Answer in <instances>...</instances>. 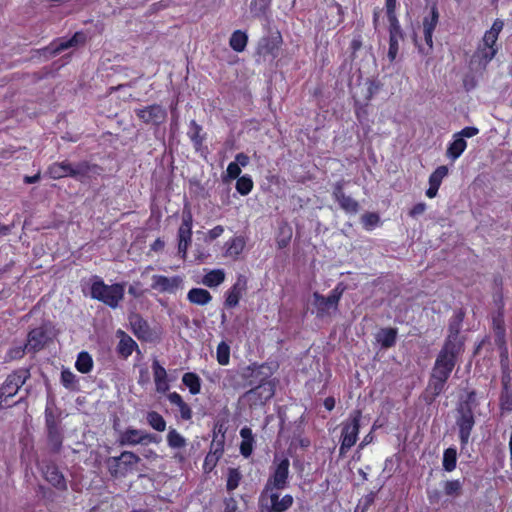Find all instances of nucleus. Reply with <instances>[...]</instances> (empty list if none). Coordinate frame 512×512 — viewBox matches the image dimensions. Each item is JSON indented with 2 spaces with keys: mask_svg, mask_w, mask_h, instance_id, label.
Masks as SVG:
<instances>
[{
  "mask_svg": "<svg viewBox=\"0 0 512 512\" xmlns=\"http://www.w3.org/2000/svg\"><path fill=\"white\" fill-rule=\"evenodd\" d=\"M248 42V36L241 30H236L232 33L229 45L236 52H243Z\"/></svg>",
  "mask_w": 512,
  "mask_h": 512,
  "instance_id": "nucleus-31",
  "label": "nucleus"
},
{
  "mask_svg": "<svg viewBox=\"0 0 512 512\" xmlns=\"http://www.w3.org/2000/svg\"><path fill=\"white\" fill-rule=\"evenodd\" d=\"M151 281V289L158 293L174 294L183 287V278L181 276L153 275Z\"/></svg>",
  "mask_w": 512,
  "mask_h": 512,
  "instance_id": "nucleus-11",
  "label": "nucleus"
},
{
  "mask_svg": "<svg viewBox=\"0 0 512 512\" xmlns=\"http://www.w3.org/2000/svg\"><path fill=\"white\" fill-rule=\"evenodd\" d=\"M279 48V41L277 39H264L260 45V52L263 54H269L272 56L276 55V51Z\"/></svg>",
  "mask_w": 512,
  "mask_h": 512,
  "instance_id": "nucleus-45",
  "label": "nucleus"
},
{
  "mask_svg": "<svg viewBox=\"0 0 512 512\" xmlns=\"http://www.w3.org/2000/svg\"><path fill=\"white\" fill-rule=\"evenodd\" d=\"M40 180V173H37L33 176H25L24 177V182L26 184H32V183H36Z\"/></svg>",
  "mask_w": 512,
  "mask_h": 512,
  "instance_id": "nucleus-62",
  "label": "nucleus"
},
{
  "mask_svg": "<svg viewBox=\"0 0 512 512\" xmlns=\"http://www.w3.org/2000/svg\"><path fill=\"white\" fill-rule=\"evenodd\" d=\"M461 488V483L458 480L447 481L445 484V492L448 495L457 494Z\"/></svg>",
  "mask_w": 512,
  "mask_h": 512,
  "instance_id": "nucleus-51",
  "label": "nucleus"
},
{
  "mask_svg": "<svg viewBox=\"0 0 512 512\" xmlns=\"http://www.w3.org/2000/svg\"><path fill=\"white\" fill-rule=\"evenodd\" d=\"M47 336L42 328H36L29 332L25 348L28 351H39L46 343Z\"/></svg>",
  "mask_w": 512,
  "mask_h": 512,
  "instance_id": "nucleus-21",
  "label": "nucleus"
},
{
  "mask_svg": "<svg viewBox=\"0 0 512 512\" xmlns=\"http://www.w3.org/2000/svg\"><path fill=\"white\" fill-rule=\"evenodd\" d=\"M147 422L154 430L158 432H163L166 429V421L162 415L156 411L147 413Z\"/></svg>",
  "mask_w": 512,
  "mask_h": 512,
  "instance_id": "nucleus-36",
  "label": "nucleus"
},
{
  "mask_svg": "<svg viewBox=\"0 0 512 512\" xmlns=\"http://www.w3.org/2000/svg\"><path fill=\"white\" fill-rule=\"evenodd\" d=\"M267 498L270 500V511L272 512H284L292 506L294 501L293 497L289 494L280 498L276 490L268 491L266 497L264 499L261 498V500L264 501Z\"/></svg>",
  "mask_w": 512,
  "mask_h": 512,
  "instance_id": "nucleus-17",
  "label": "nucleus"
},
{
  "mask_svg": "<svg viewBox=\"0 0 512 512\" xmlns=\"http://www.w3.org/2000/svg\"><path fill=\"white\" fill-rule=\"evenodd\" d=\"M388 20L390 23V35L396 34V37H402L400 25L396 18V15H389Z\"/></svg>",
  "mask_w": 512,
  "mask_h": 512,
  "instance_id": "nucleus-50",
  "label": "nucleus"
},
{
  "mask_svg": "<svg viewBox=\"0 0 512 512\" xmlns=\"http://www.w3.org/2000/svg\"><path fill=\"white\" fill-rule=\"evenodd\" d=\"M333 196L343 210L348 213H357L358 203L350 196L344 194L342 183L338 182L335 184Z\"/></svg>",
  "mask_w": 512,
  "mask_h": 512,
  "instance_id": "nucleus-19",
  "label": "nucleus"
},
{
  "mask_svg": "<svg viewBox=\"0 0 512 512\" xmlns=\"http://www.w3.org/2000/svg\"><path fill=\"white\" fill-rule=\"evenodd\" d=\"M457 452L455 448H448L443 454V467L446 471L451 472L456 467Z\"/></svg>",
  "mask_w": 512,
  "mask_h": 512,
  "instance_id": "nucleus-37",
  "label": "nucleus"
},
{
  "mask_svg": "<svg viewBox=\"0 0 512 512\" xmlns=\"http://www.w3.org/2000/svg\"><path fill=\"white\" fill-rule=\"evenodd\" d=\"M168 400L178 407L182 419L190 420L192 418L191 408L184 402L180 394L172 392L168 395Z\"/></svg>",
  "mask_w": 512,
  "mask_h": 512,
  "instance_id": "nucleus-26",
  "label": "nucleus"
},
{
  "mask_svg": "<svg viewBox=\"0 0 512 512\" xmlns=\"http://www.w3.org/2000/svg\"><path fill=\"white\" fill-rule=\"evenodd\" d=\"M235 374L233 371H228V376L224 380V385L228 386H234L233 380H234Z\"/></svg>",
  "mask_w": 512,
  "mask_h": 512,
  "instance_id": "nucleus-64",
  "label": "nucleus"
},
{
  "mask_svg": "<svg viewBox=\"0 0 512 512\" xmlns=\"http://www.w3.org/2000/svg\"><path fill=\"white\" fill-rule=\"evenodd\" d=\"M274 395V386L271 381L259 379V384L247 391L244 395L251 405H262Z\"/></svg>",
  "mask_w": 512,
  "mask_h": 512,
  "instance_id": "nucleus-10",
  "label": "nucleus"
},
{
  "mask_svg": "<svg viewBox=\"0 0 512 512\" xmlns=\"http://www.w3.org/2000/svg\"><path fill=\"white\" fill-rule=\"evenodd\" d=\"M439 14L436 7H432L431 16L425 17L423 20V32L425 42L428 46V49L425 51L424 48H421V52L424 54H428L433 48V32L438 23Z\"/></svg>",
  "mask_w": 512,
  "mask_h": 512,
  "instance_id": "nucleus-16",
  "label": "nucleus"
},
{
  "mask_svg": "<svg viewBox=\"0 0 512 512\" xmlns=\"http://www.w3.org/2000/svg\"><path fill=\"white\" fill-rule=\"evenodd\" d=\"M241 478H242V475L237 468H229L228 475H227V484H226L227 490L228 491L235 490L239 486Z\"/></svg>",
  "mask_w": 512,
  "mask_h": 512,
  "instance_id": "nucleus-40",
  "label": "nucleus"
},
{
  "mask_svg": "<svg viewBox=\"0 0 512 512\" xmlns=\"http://www.w3.org/2000/svg\"><path fill=\"white\" fill-rule=\"evenodd\" d=\"M235 163H238L239 166L245 167L249 163V157L244 153H238L235 157Z\"/></svg>",
  "mask_w": 512,
  "mask_h": 512,
  "instance_id": "nucleus-59",
  "label": "nucleus"
},
{
  "mask_svg": "<svg viewBox=\"0 0 512 512\" xmlns=\"http://www.w3.org/2000/svg\"><path fill=\"white\" fill-rule=\"evenodd\" d=\"M200 131L201 127L195 121H191L188 135L196 147H199L203 142Z\"/></svg>",
  "mask_w": 512,
  "mask_h": 512,
  "instance_id": "nucleus-46",
  "label": "nucleus"
},
{
  "mask_svg": "<svg viewBox=\"0 0 512 512\" xmlns=\"http://www.w3.org/2000/svg\"><path fill=\"white\" fill-rule=\"evenodd\" d=\"M131 325H132V328H133L134 333H135L139 338H145V337L148 335V325H147V323H146L143 319H141L140 317L135 316V317L131 320Z\"/></svg>",
  "mask_w": 512,
  "mask_h": 512,
  "instance_id": "nucleus-41",
  "label": "nucleus"
},
{
  "mask_svg": "<svg viewBox=\"0 0 512 512\" xmlns=\"http://www.w3.org/2000/svg\"><path fill=\"white\" fill-rule=\"evenodd\" d=\"M89 172V165L81 162L72 165L68 161L56 162L48 167L47 173L52 179H60L64 177L80 178L86 176Z\"/></svg>",
  "mask_w": 512,
  "mask_h": 512,
  "instance_id": "nucleus-6",
  "label": "nucleus"
},
{
  "mask_svg": "<svg viewBox=\"0 0 512 512\" xmlns=\"http://www.w3.org/2000/svg\"><path fill=\"white\" fill-rule=\"evenodd\" d=\"M222 452V449H216L215 451H211L207 454L203 464L205 472H211L214 469L218 460L222 456Z\"/></svg>",
  "mask_w": 512,
  "mask_h": 512,
  "instance_id": "nucleus-39",
  "label": "nucleus"
},
{
  "mask_svg": "<svg viewBox=\"0 0 512 512\" xmlns=\"http://www.w3.org/2000/svg\"><path fill=\"white\" fill-rule=\"evenodd\" d=\"M289 459L286 457L275 456L273 465L271 467L272 472L268 478L265 488L261 494V498L264 499L268 491L271 490H282L288 485L289 477Z\"/></svg>",
  "mask_w": 512,
  "mask_h": 512,
  "instance_id": "nucleus-3",
  "label": "nucleus"
},
{
  "mask_svg": "<svg viewBox=\"0 0 512 512\" xmlns=\"http://www.w3.org/2000/svg\"><path fill=\"white\" fill-rule=\"evenodd\" d=\"M426 210V204L425 203H418L416 204L409 212L410 216L415 217L418 215H421Z\"/></svg>",
  "mask_w": 512,
  "mask_h": 512,
  "instance_id": "nucleus-58",
  "label": "nucleus"
},
{
  "mask_svg": "<svg viewBox=\"0 0 512 512\" xmlns=\"http://www.w3.org/2000/svg\"><path fill=\"white\" fill-rule=\"evenodd\" d=\"M75 367L79 372L83 374L90 372L93 367V360L89 353L80 352L78 354Z\"/></svg>",
  "mask_w": 512,
  "mask_h": 512,
  "instance_id": "nucleus-34",
  "label": "nucleus"
},
{
  "mask_svg": "<svg viewBox=\"0 0 512 512\" xmlns=\"http://www.w3.org/2000/svg\"><path fill=\"white\" fill-rule=\"evenodd\" d=\"M187 299L192 304L205 306L211 302L212 295L205 289L192 288L187 294Z\"/></svg>",
  "mask_w": 512,
  "mask_h": 512,
  "instance_id": "nucleus-24",
  "label": "nucleus"
},
{
  "mask_svg": "<svg viewBox=\"0 0 512 512\" xmlns=\"http://www.w3.org/2000/svg\"><path fill=\"white\" fill-rule=\"evenodd\" d=\"M224 232V227L221 225H217L207 233V239L212 241L218 237H220Z\"/></svg>",
  "mask_w": 512,
  "mask_h": 512,
  "instance_id": "nucleus-55",
  "label": "nucleus"
},
{
  "mask_svg": "<svg viewBox=\"0 0 512 512\" xmlns=\"http://www.w3.org/2000/svg\"><path fill=\"white\" fill-rule=\"evenodd\" d=\"M225 280V272L222 269H214L208 272L202 279V284L213 288L222 284Z\"/></svg>",
  "mask_w": 512,
  "mask_h": 512,
  "instance_id": "nucleus-29",
  "label": "nucleus"
},
{
  "mask_svg": "<svg viewBox=\"0 0 512 512\" xmlns=\"http://www.w3.org/2000/svg\"><path fill=\"white\" fill-rule=\"evenodd\" d=\"M140 457L131 451H123L120 456L108 460V469L112 476H125L140 462Z\"/></svg>",
  "mask_w": 512,
  "mask_h": 512,
  "instance_id": "nucleus-7",
  "label": "nucleus"
},
{
  "mask_svg": "<svg viewBox=\"0 0 512 512\" xmlns=\"http://www.w3.org/2000/svg\"><path fill=\"white\" fill-rule=\"evenodd\" d=\"M245 247V241L241 237H234L226 243L225 255L236 259Z\"/></svg>",
  "mask_w": 512,
  "mask_h": 512,
  "instance_id": "nucleus-30",
  "label": "nucleus"
},
{
  "mask_svg": "<svg viewBox=\"0 0 512 512\" xmlns=\"http://www.w3.org/2000/svg\"><path fill=\"white\" fill-rule=\"evenodd\" d=\"M237 511H238L237 501L234 498L226 499L224 512H237Z\"/></svg>",
  "mask_w": 512,
  "mask_h": 512,
  "instance_id": "nucleus-57",
  "label": "nucleus"
},
{
  "mask_svg": "<svg viewBox=\"0 0 512 512\" xmlns=\"http://www.w3.org/2000/svg\"><path fill=\"white\" fill-rule=\"evenodd\" d=\"M395 35H390L389 39L388 57L390 61L395 60L399 49V40L401 39V37H396Z\"/></svg>",
  "mask_w": 512,
  "mask_h": 512,
  "instance_id": "nucleus-48",
  "label": "nucleus"
},
{
  "mask_svg": "<svg viewBox=\"0 0 512 512\" xmlns=\"http://www.w3.org/2000/svg\"><path fill=\"white\" fill-rule=\"evenodd\" d=\"M361 417V411L355 410L350 414L349 419L343 422L341 445L339 449L341 455H344L352 446L355 445L358 438Z\"/></svg>",
  "mask_w": 512,
  "mask_h": 512,
  "instance_id": "nucleus-5",
  "label": "nucleus"
},
{
  "mask_svg": "<svg viewBox=\"0 0 512 512\" xmlns=\"http://www.w3.org/2000/svg\"><path fill=\"white\" fill-rule=\"evenodd\" d=\"M152 370L156 391L158 393H166L170 388L166 369L158 360H154Z\"/></svg>",
  "mask_w": 512,
  "mask_h": 512,
  "instance_id": "nucleus-18",
  "label": "nucleus"
},
{
  "mask_svg": "<svg viewBox=\"0 0 512 512\" xmlns=\"http://www.w3.org/2000/svg\"><path fill=\"white\" fill-rule=\"evenodd\" d=\"M242 442L240 445V452L244 457H249L253 450V434L250 428L244 427L240 430Z\"/></svg>",
  "mask_w": 512,
  "mask_h": 512,
  "instance_id": "nucleus-27",
  "label": "nucleus"
},
{
  "mask_svg": "<svg viewBox=\"0 0 512 512\" xmlns=\"http://www.w3.org/2000/svg\"><path fill=\"white\" fill-rule=\"evenodd\" d=\"M182 382L189 388L192 395H197L201 390V380L199 376L192 372H187L182 377Z\"/></svg>",
  "mask_w": 512,
  "mask_h": 512,
  "instance_id": "nucleus-32",
  "label": "nucleus"
},
{
  "mask_svg": "<svg viewBox=\"0 0 512 512\" xmlns=\"http://www.w3.org/2000/svg\"><path fill=\"white\" fill-rule=\"evenodd\" d=\"M438 189L439 187L437 186H434L432 184H429V188L427 189L426 191V195L428 198H434L436 197L437 193H438Z\"/></svg>",
  "mask_w": 512,
  "mask_h": 512,
  "instance_id": "nucleus-61",
  "label": "nucleus"
},
{
  "mask_svg": "<svg viewBox=\"0 0 512 512\" xmlns=\"http://www.w3.org/2000/svg\"><path fill=\"white\" fill-rule=\"evenodd\" d=\"M343 290L335 288L328 297H324L319 293H314V305L318 309V312L324 314L331 308H336L341 298Z\"/></svg>",
  "mask_w": 512,
  "mask_h": 512,
  "instance_id": "nucleus-15",
  "label": "nucleus"
},
{
  "mask_svg": "<svg viewBox=\"0 0 512 512\" xmlns=\"http://www.w3.org/2000/svg\"><path fill=\"white\" fill-rule=\"evenodd\" d=\"M25 349H26L25 346H17V347L11 348L7 352L6 359L7 360H16V359L22 358L24 356Z\"/></svg>",
  "mask_w": 512,
  "mask_h": 512,
  "instance_id": "nucleus-49",
  "label": "nucleus"
},
{
  "mask_svg": "<svg viewBox=\"0 0 512 512\" xmlns=\"http://www.w3.org/2000/svg\"><path fill=\"white\" fill-rule=\"evenodd\" d=\"M192 214L190 210H184L182 214V223L178 230V251L182 258L186 257L188 247L191 243L192 236Z\"/></svg>",
  "mask_w": 512,
  "mask_h": 512,
  "instance_id": "nucleus-12",
  "label": "nucleus"
},
{
  "mask_svg": "<svg viewBox=\"0 0 512 512\" xmlns=\"http://www.w3.org/2000/svg\"><path fill=\"white\" fill-rule=\"evenodd\" d=\"M270 3V0H252L251 8L259 12L264 11Z\"/></svg>",
  "mask_w": 512,
  "mask_h": 512,
  "instance_id": "nucleus-56",
  "label": "nucleus"
},
{
  "mask_svg": "<svg viewBox=\"0 0 512 512\" xmlns=\"http://www.w3.org/2000/svg\"><path fill=\"white\" fill-rule=\"evenodd\" d=\"M226 173L230 179H236L239 178L241 168L238 163L231 162L227 167Z\"/></svg>",
  "mask_w": 512,
  "mask_h": 512,
  "instance_id": "nucleus-52",
  "label": "nucleus"
},
{
  "mask_svg": "<svg viewBox=\"0 0 512 512\" xmlns=\"http://www.w3.org/2000/svg\"><path fill=\"white\" fill-rule=\"evenodd\" d=\"M118 335L120 336L118 352L124 357L130 356L136 347V342L123 331H118Z\"/></svg>",
  "mask_w": 512,
  "mask_h": 512,
  "instance_id": "nucleus-28",
  "label": "nucleus"
},
{
  "mask_svg": "<svg viewBox=\"0 0 512 512\" xmlns=\"http://www.w3.org/2000/svg\"><path fill=\"white\" fill-rule=\"evenodd\" d=\"M460 416L457 419L459 427V437L462 445H466L469 441L471 430L474 426V416L468 404L461 405L459 408Z\"/></svg>",
  "mask_w": 512,
  "mask_h": 512,
  "instance_id": "nucleus-13",
  "label": "nucleus"
},
{
  "mask_svg": "<svg viewBox=\"0 0 512 512\" xmlns=\"http://www.w3.org/2000/svg\"><path fill=\"white\" fill-rule=\"evenodd\" d=\"M140 121L147 125L159 126L166 121L167 111L159 104H152L134 110Z\"/></svg>",
  "mask_w": 512,
  "mask_h": 512,
  "instance_id": "nucleus-8",
  "label": "nucleus"
},
{
  "mask_svg": "<svg viewBox=\"0 0 512 512\" xmlns=\"http://www.w3.org/2000/svg\"><path fill=\"white\" fill-rule=\"evenodd\" d=\"M396 8V0H386V12L387 16L394 15Z\"/></svg>",
  "mask_w": 512,
  "mask_h": 512,
  "instance_id": "nucleus-60",
  "label": "nucleus"
},
{
  "mask_svg": "<svg viewBox=\"0 0 512 512\" xmlns=\"http://www.w3.org/2000/svg\"><path fill=\"white\" fill-rule=\"evenodd\" d=\"M253 188V181L249 176L239 177L236 182V190L241 195H247L251 192Z\"/></svg>",
  "mask_w": 512,
  "mask_h": 512,
  "instance_id": "nucleus-43",
  "label": "nucleus"
},
{
  "mask_svg": "<svg viewBox=\"0 0 512 512\" xmlns=\"http://www.w3.org/2000/svg\"><path fill=\"white\" fill-rule=\"evenodd\" d=\"M396 330L392 328H385L377 334V341L385 348H389L395 344Z\"/></svg>",
  "mask_w": 512,
  "mask_h": 512,
  "instance_id": "nucleus-33",
  "label": "nucleus"
},
{
  "mask_svg": "<svg viewBox=\"0 0 512 512\" xmlns=\"http://www.w3.org/2000/svg\"><path fill=\"white\" fill-rule=\"evenodd\" d=\"M324 407L329 411L332 410L335 407V399L333 397H327L324 400Z\"/></svg>",
  "mask_w": 512,
  "mask_h": 512,
  "instance_id": "nucleus-63",
  "label": "nucleus"
},
{
  "mask_svg": "<svg viewBox=\"0 0 512 512\" xmlns=\"http://www.w3.org/2000/svg\"><path fill=\"white\" fill-rule=\"evenodd\" d=\"M245 286L246 281L242 278H238L236 283L231 287V289L226 294L225 305L227 307L233 308L238 305L242 293L245 290Z\"/></svg>",
  "mask_w": 512,
  "mask_h": 512,
  "instance_id": "nucleus-22",
  "label": "nucleus"
},
{
  "mask_svg": "<svg viewBox=\"0 0 512 512\" xmlns=\"http://www.w3.org/2000/svg\"><path fill=\"white\" fill-rule=\"evenodd\" d=\"M478 133H479V129L476 127H465L461 131L457 132L456 134L458 136L462 137V139H464V138L474 137Z\"/></svg>",
  "mask_w": 512,
  "mask_h": 512,
  "instance_id": "nucleus-53",
  "label": "nucleus"
},
{
  "mask_svg": "<svg viewBox=\"0 0 512 512\" xmlns=\"http://www.w3.org/2000/svg\"><path fill=\"white\" fill-rule=\"evenodd\" d=\"M86 41V36L83 32H76L73 37L68 40L59 39L51 44V50L53 54H58L61 51L83 44Z\"/></svg>",
  "mask_w": 512,
  "mask_h": 512,
  "instance_id": "nucleus-20",
  "label": "nucleus"
},
{
  "mask_svg": "<svg viewBox=\"0 0 512 512\" xmlns=\"http://www.w3.org/2000/svg\"><path fill=\"white\" fill-rule=\"evenodd\" d=\"M167 442L171 448H183L186 446V439L175 429L169 430Z\"/></svg>",
  "mask_w": 512,
  "mask_h": 512,
  "instance_id": "nucleus-38",
  "label": "nucleus"
},
{
  "mask_svg": "<svg viewBox=\"0 0 512 512\" xmlns=\"http://www.w3.org/2000/svg\"><path fill=\"white\" fill-rule=\"evenodd\" d=\"M261 374V367L256 364L244 367L241 370L242 378L248 380V385H254L257 383L259 375Z\"/></svg>",
  "mask_w": 512,
  "mask_h": 512,
  "instance_id": "nucleus-35",
  "label": "nucleus"
},
{
  "mask_svg": "<svg viewBox=\"0 0 512 512\" xmlns=\"http://www.w3.org/2000/svg\"><path fill=\"white\" fill-rule=\"evenodd\" d=\"M462 349V342L459 339L458 332L451 333L440 351L432 372L429 387L434 396L439 395L449 378L454 366L456 356Z\"/></svg>",
  "mask_w": 512,
  "mask_h": 512,
  "instance_id": "nucleus-1",
  "label": "nucleus"
},
{
  "mask_svg": "<svg viewBox=\"0 0 512 512\" xmlns=\"http://www.w3.org/2000/svg\"><path fill=\"white\" fill-rule=\"evenodd\" d=\"M46 480L59 490L67 488L64 476L59 472L55 466H47L44 471Z\"/></svg>",
  "mask_w": 512,
  "mask_h": 512,
  "instance_id": "nucleus-25",
  "label": "nucleus"
},
{
  "mask_svg": "<svg viewBox=\"0 0 512 512\" xmlns=\"http://www.w3.org/2000/svg\"><path fill=\"white\" fill-rule=\"evenodd\" d=\"M466 147H467L466 140L462 139V137L458 136L457 134H454L453 141L449 144L447 151H446V155L449 159H451L452 161H455L465 151Z\"/></svg>",
  "mask_w": 512,
  "mask_h": 512,
  "instance_id": "nucleus-23",
  "label": "nucleus"
},
{
  "mask_svg": "<svg viewBox=\"0 0 512 512\" xmlns=\"http://www.w3.org/2000/svg\"><path fill=\"white\" fill-rule=\"evenodd\" d=\"M230 360V347L225 343L221 342L217 346V361L220 365H227Z\"/></svg>",
  "mask_w": 512,
  "mask_h": 512,
  "instance_id": "nucleus-44",
  "label": "nucleus"
},
{
  "mask_svg": "<svg viewBox=\"0 0 512 512\" xmlns=\"http://www.w3.org/2000/svg\"><path fill=\"white\" fill-rule=\"evenodd\" d=\"M61 382L64 387L74 389L76 386V375L72 371L64 369L61 372Z\"/></svg>",
  "mask_w": 512,
  "mask_h": 512,
  "instance_id": "nucleus-47",
  "label": "nucleus"
},
{
  "mask_svg": "<svg viewBox=\"0 0 512 512\" xmlns=\"http://www.w3.org/2000/svg\"><path fill=\"white\" fill-rule=\"evenodd\" d=\"M154 441L153 435L144 430L128 428L121 432L118 442L121 446L147 444Z\"/></svg>",
  "mask_w": 512,
  "mask_h": 512,
  "instance_id": "nucleus-14",
  "label": "nucleus"
},
{
  "mask_svg": "<svg viewBox=\"0 0 512 512\" xmlns=\"http://www.w3.org/2000/svg\"><path fill=\"white\" fill-rule=\"evenodd\" d=\"M448 175V168L444 165L439 166L429 177V184L440 187L442 180Z\"/></svg>",
  "mask_w": 512,
  "mask_h": 512,
  "instance_id": "nucleus-42",
  "label": "nucleus"
},
{
  "mask_svg": "<svg viewBox=\"0 0 512 512\" xmlns=\"http://www.w3.org/2000/svg\"><path fill=\"white\" fill-rule=\"evenodd\" d=\"M124 284L115 283L108 285L103 280H96L91 285V297L110 308H117L124 298Z\"/></svg>",
  "mask_w": 512,
  "mask_h": 512,
  "instance_id": "nucleus-2",
  "label": "nucleus"
},
{
  "mask_svg": "<svg viewBox=\"0 0 512 512\" xmlns=\"http://www.w3.org/2000/svg\"><path fill=\"white\" fill-rule=\"evenodd\" d=\"M30 377L29 370L19 369L10 374L0 390V397H13Z\"/></svg>",
  "mask_w": 512,
  "mask_h": 512,
  "instance_id": "nucleus-9",
  "label": "nucleus"
},
{
  "mask_svg": "<svg viewBox=\"0 0 512 512\" xmlns=\"http://www.w3.org/2000/svg\"><path fill=\"white\" fill-rule=\"evenodd\" d=\"M362 221L366 227H371V226L376 225L379 222V216L374 213L365 214L362 217Z\"/></svg>",
  "mask_w": 512,
  "mask_h": 512,
  "instance_id": "nucleus-54",
  "label": "nucleus"
},
{
  "mask_svg": "<svg viewBox=\"0 0 512 512\" xmlns=\"http://www.w3.org/2000/svg\"><path fill=\"white\" fill-rule=\"evenodd\" d=\"M504 27V23L500 19H496L491 28L485 32L482 40V45L478 48L475 57L479 58L480 63L486 65L496 55L495 49L496 41L500 32Z\"/></svg>",
  "mask_w": 512,
  "mask_h": 512,
  "instance_id": "nucleus-4",
  "label": "nucleus"
}]
</instances>
